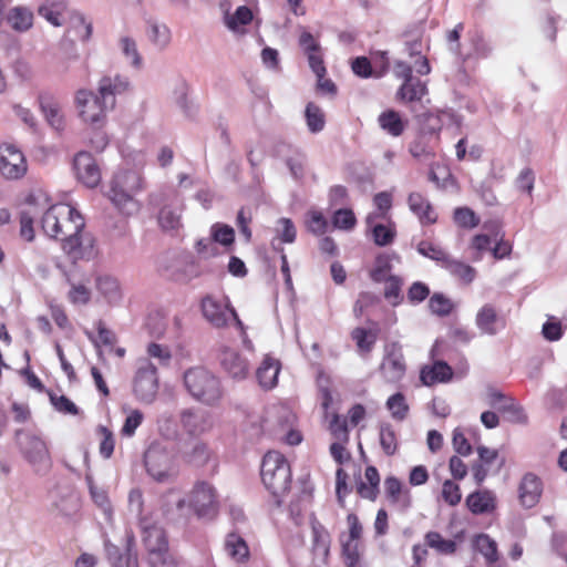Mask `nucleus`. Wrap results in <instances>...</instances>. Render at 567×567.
Returning a JSON list of instances; mask_svg holds the SVG:
<instances>
[{
    "label": "nucleus",
    "mask_w": 567,
    "mask_h": 567,
    "mask_svg": "<svg viewBox=\"0 0 567 567\" xmlns=\"http://www.w3.org/2000/svg\"><path fill=\"white\" fill-rule=\"evenodd\" d=\"M188 505L199 519L213 520L219 512V501L216 488L208 482L199 481L193 486Z\"/></svg>",
    "instance_id": "obj_7"
},
{
    "label": "nucleus",
    "mask_w": 567,
    "mask_h": 567,
    "mask_svg": "<svg viewBox=\"0 0 567 567\" xmlns=\"http://www.w3.org/2000/svg\"><path fill=\"white\" fill-rule=\"evenodd\" d=\"M140 527L142 530V542L147 553V560L171 553L168 538L162 526L145 517H141Z\"/></svg>",
    "instance_id": "obj_9"
},
{
    "label": "nucleus",
    "mask_w": 567,
    "mask_h": 567,
    "mask_svg": "<svg viewBox=\"0 0 567 567\" xmlns=\"http://www.w3.org/2000/svg\"><path fill=\"white\" fill-rule=\"evenodd\" d=\"M104 548L106 558L112 567H126L125 555L121 553V549L112 544L110 540L104 542Z\"/></svg>",
    "instance_id": "obj_60"
},
{
    "label": "nucleus",
    "mask_w": 567,
    "mask_h": 567,
    "mask_svg": "<svg viewBox=\"0 0 567 567\" xmlns=\"http://www.w3.org/2000/svg\"><path fill=\"white\" fill-rule=\"evenodd\" d=\"M73 171L76 179L87 188H95L101 183V168L89 152L81 151L74 155Z\"/></svg>",
    "instance_id": "obj_13"
},
{
    "label": "nucleus",
    "mask_w": 567,
    "mask_h": 567,
    "mask_svg": "<svg viewBox=\"0 0 567 567\" xmlns=\"http://www.w3.org/2000/svg\"><path fill=\"white\" fill-rule=\"evenodd\" d=\"M212 237L216 243L229 247L235 241V230L233 227L224 224L216 223L210 228Z\"/></svg>",
    "instance_id": "obj_45"
},
{
    "label": "nucleus",
    "mask_w": 567,
    "mask_h": 567,
    "mask_svg": "<svg viewBox=\"0 0 567 567\" xmlns=\"http://www.w3.org/2000/svg\"><path fill=\"white\" fill-rule=\"evenodd\" d=\"M453 302L446 298L443 293L435 292L429 300V308L432 313L446 317L453 310Z\"/></svg>",
    "instance_id": "obj_48"
},
{
    "label": "nucleus",
    "mask_w": 567,
    "mask_h": 567,
    "mask_svg": "<svg viewBox=\"0 0 567 567\" xmlns=\"http://www.w3.org/2000/svg\"><path fill=\"white\" fill-rule=\"evenodd\" d=\"M476 550L485 558L487 566H493L499 559L496 542L487 534H480L474 542Z\"/></svg>",
    "instance_id": "obj_33"
},
{
    "label": "nucleus",
    "mask_w": 567,
    "mask_h": 567,
    "mask_svg": "<svg viewBox=\"0 0 567 567\" xmlns=\"http://www.w3.org/2000/svg\"><path fill=\"white\" fill-rule=\"evenodd\" d=\"M441 267L466 285L471 284L476 277V270L472 266L453 258L451 255H449Z\"/></svg>",
    "instance_id": "obj_31"
},
{
    "label": "nucleus",
    "mask_w": 567,
    "mask_h": 567,
    "mask_svg": "<svg viewBox=\"0 0 567 567\" xmlns=\"http://www.w3.org/2000/svg\"><path fill=\"white\" fill-rule=\"evenodd\" d=\"M332 224L338 229L351 230L357 224V218L351 209L340 208L334 212Z\"/></svg>",
    "instance_id": "obj_50"
},
{
    "label": "nucleus",
    "mask_w": 567,
    "mask_h": 567,
    "mask_svg": "<svg viewBox=\"0 0 567 567\" xmlns=\"http://www.w3.org/2000/svg\"><path fill=\"white\" fill-rule=\"evenodd\" d=\"M69 300L74 305H86L91 299V291L84 285H72L68 293Z\"/></svg>",
    "instance_id": "obj_61"
},
{
    "label": "nucleus",
    "mask_w": 567,
    "mask_h": 567,
    "mask_svg": "<svg viewBox=\"0 0 567 567\" xmlns=\"http://www.w3.org/2000/svg\"><path fill=\"white\" fill-rule=\"evenodd\" d=\"M307 127L311 133H319L324 128L326 116L323 111L313 102H309L305 110Z\"/></svg>",
    "instance_id": "obj_36"
},
{
    "label": "nucleus",
    "mask_w": 567,
    "mask_h": 567,
    "mask_svg": "<svg viewBox=\"0 0 567 567\" xmlns=\"http://www.w3.org/2000/svg\"><path fill=\"white\" fill-rule=\"evenodd\" d=\"M379 124L393 136H400L404 131V123L399 113L392 110L385 111L379 115Z\"/></svg>",
    "instance_id": "obj_38"
},
{
    "label": "nucleus",
    "mask_w": 567,
    "mask_h": 567,
    "mask_svg": "<svg viewBox=\"0 0 567 567\" xmlns=\"http://www.w3.org/2000/svg\"><path fill=\"white\" fill-rule=\"evenodd\" d=\"M427 94L426 83L417 78L403 82L396 92V99L403 102H420Z\"/></svg>",
    "instance_id": "obj_28"
},
{
    "label": "nucleus",
    "mask_w": 567,
    "mask_h": 567,
    "mask_svg": "<svg viewBox=\"0 0 567 567\" xmlns=\"http://www.w3.org/2000/svg\"><path fill=\"white\" fill-rule=\"evenodd\" d=\"M39 104L48 124L55 131L64 130V116L59 101L50 94H40Z\"/></svg>",
    "instance_id": "obj_22"
},
{
    "label": "nucleus",
    "mask_w": 567,
    "mask_h": 567,
    "mask_svg": "<svg viewBox=\"0 0 567 567\" xmlns=\"http://www.w3.org/2000/svg\"><path fill=\"white\" fill-rule=\"evenodd\" d=\"M405 371L406 364L401 346L398 342L386 344L380 364L383 379L389 383H396L403 379Z\"/></svg>",
    "instance_id": "obj_12"
},
{
    "label": "nucleus",
    "mask_w": 567,
    "mask_h": 567,
    "mask_svg": "<svg viewBox=\"0 0 567 567\" xmlns=\"http://www.w3.org/2000/svg\"><path fill=\"white\" fill-rule=\"evenodd\" d=\"M475 323L482 333L495 336L499 328H504L505 322L499 318L494 306L484 305L477 312Z\"/></svg>",
    "instance_id": "obj_23"
},
{
    "label": "nucleus",
    "mask_w": 567,
    "mask_h": 567,
    "mask_svg": "<svg viewBox=\"0 0 567 567\" xmlns=\"http://www.w3.org/2000/svg\"><path fill=\"white\" fill-rule=\"evenodd\" d=\"M401 286L402 281L400 278L395 276H390L386 279V286L384 289V298L389 300L393 306H396L401 302Z\"/></svg>",
    "instance_id": "obj_53"
},
{
    "label": "nucleus",
    "mask_w": 567,
    "mask_h": 567,
    "mask_svg": "<svg viewBox=\"0 0 567 567\" xmlns=\"http://www.w3.org/2000/svg\"><path fill=\"white\" fill-rule=\"evenodd\" d=\"M158 223L164 230H177L181 226V214L176 208L164 206L158 214Z\"/></svg>",
    "instance_id": "obj_43"
},
{
    "label": "nucleus",
    "mask_w": 567,
    "mask_h": 567,
    "mask_svg": "<svg viewBox=\"0 0 567 567\" xmlns=\"http://www.w3.org/2000/svg\"><path fill=\"white\" fill-rule=\"evenodd\" d=\"M298 44L305 54L321 49L320 43L315 39V37L302 27H300Z\"/></svg>",
    "instance_id": "obj_63"
},
{
    "label": "nucleus",
    "mask_w": 567,
    "mask_h": 567,
    "mask_svg": "<svg viewBox=\"0 0 567 567\" xmlns=\"http://www.w3.org/2000/svg\"><path fill=\"white\" fill-rule=\"evenodd\" d=\"M130 82L124 76H103L99 82L97 93L111 105V109H114L116 95L126 92Z\"/></svg>",
    "instance_id": "obj_18"
},
{
    "label": "nucleus",
    "mask_w": 567,
    "mask_h": 567,
    "mask_svg": "<svg viewBox=\"0 0 567 567\" xmlns=\"http://www.w3.org/2000/svg\"><path fill=\"white\" fill-rule=\"evenodd\" d=\"M430 295L429 287L421 282L416 281L411 285L408 291V299L411 303H420L424 301Z\"/></svg>",
    "instance_id": "obj_64"
},
{
    "label": "nucleus",
    "mask_w": 567,
    "mask_h": 567,
    "mask_svg": "<svg viewBox=\"0 0 567 567\" xmlns=\"http://www.w3.org/2000/svg\"><path fill=\"white\" fill-rule=\"evenodd\" d=\"M179 421L183 430L190 436L198 437L213 427L212 416L199 409H185L181 412Z\"/></svg>",
    "instance_id": "obj_16"
},
{
    "label": "nucleus",
    "mask_w": 567,
    "mask_h": 567,
    "mask_svg": "<svg viewBox=\"0 0 567 567\" xmlns=\"http://www.w3.org/2000/svg\"><path fill=\"white\" fill-rule=\"evenodd\" d=\"M74 104L80 118L93 127H102L111 105L99 94L86 89L75 92Z\"/></svg>",
    "instance_id": "obj_6"
},
{
    "label": "nucleus",
    "mask_w": 567,
    "mask_h": 567,
    "mask_svg": "<svg viewBox=\"0 0 567 567\" xmlns=\"http://www.w3.org/2000/svg\"><path fill=\"white\" fill-rule=\"evenodd\" d=\"M380 445L383 452L388 456H392L396 453L398 450V441L396 434L390 423H382L380 425Z\"/></svg>",
    "instance_id": "obj_40"
},
{
    "label": "nucleus",
    "mask_w": 567,
    "mask_h": 567,
    "mask_svg": "<svg viewBox=\"0 0 567 567\" xmlns=\"http://www.w3.org/2000/svg\"><path fill=\"white\" fill-rule=\"evenodd\" d=\"M200 309L203 317L215 328H224L229 322V313L233 309L229 301H220L208 295L202 299Z\"/></svg>",
    "instance_id": "obj_15"
},
{
    "label": "nucleus",
    "mask_w": 567,
    "mask_h": 567,
    "mask_svg": "<svg viewBox=\"0 0 567 567\" xmlns=\"http://www.w3.org/2000/svg\"><path fill=\"white\" fill-rule=\"evenodd\" d=\"M53 507L58 514L70 517L79 509V498L72 493L62 495L53 503Z\"/></svg>",
    "instance_id": "obj_46"
},
{
    "label": "nucleus",
    "mask_w": 567,
    "mask_h": 567,
    "mask_svg": "<svg viewBox=\"0 0 567 567\" xmlns=\"http://www.w3.org/2000/svg\"><path fill=\"white\" fill-rule=\"evenodd\" d=\"M329 429L337 441L348 443L349 431L346 420L341 419L338 414H333L332 420L330 421Z\"/></svg>",
    "instance_id": "obj_57"
},
{
    "label": "nucleus",
    "mask_w": 567,
    "mask_h": 567,
    "mask_svg": "<svg viewBox=\"0 0 567 567\" xmlns=\"http://www.w3.org/2000/svg\"><path fill=\"white\" fill-rule=\"evenodd\" d=\"M342 555L348 567H355L359 563L358 540L344 538V534L340 537Z\"/></svg>",
    "instance_id": "obj_49"
},
{
    "label": "nucleus",
    "mask_w": 567,
    "mask_h": 567,
    "mask_svg": "<svg viewBox=\"0 0 567 567\" xmlns=\"http://www.w3.org/2000/svg\"><path fill=\"white\" fill-rule=\"evenodd\" d=\"M183 380L187 392L197 402L215 406L224 398V386L220 378L204 367L187 369L184 372Z\"/></svg>",
    "instance_id": "obj_2"
},
{
    "label": "nucleus",
    "mask_w": 567,
    "mask_h": 567,
    "mask_svg": "<svg viewBox=\"0 0 567 567\" xmlns=\"http://www.w3.org/2000/svg\"><path fill=\"white\" fill-rule=\"evenodd\" d=\"M20 236L27 241L34 239L33 215L29 210L20 213Z\"/></svg>",
    "instance_id": "obj_62"
},
{
    "label": "nucleus",
    "mask_w": 567,
    "mask_h": 567,
    "mask_svg": "<svg viewBox=\"0 0 567 567\" xmlns=\"http://www.w3.org/2000/svg\"><path fill=\"white\" fill-rule=\"evenodd\" d=\"M452 368L444 361H436L432 367L421 370L420 379L424 385H433L437 382H446L452 379Z\"/></svg>",
    "instance_id": "obj_26"
},
{
    "label": "nucleus",
    "mask_w": 567,
    "mask_h": 567,
    "mask_svg": "<svg viewBox=\"0 0 567 567\" xmlns=\"http://www.w3.org/2000/svg\"><path fill=\"white\" fill-rule=\"evenodd\" d=\"M96 289L110 305H117L122 299V291L116 278L102 275L96 278Z\"/></svg>",
    "instance_id": "obj_30"
},
{
    "label": "nucleus",
    "mask_w": 567,
    "mask_h": 567,
    "mask_svg": "<svg viewBox=\"0 0 567 567\" xmlns=\"http://www.w3.org/2000/svg\"><path fill=\"white\" fill-rule=\"evenodd\" d=\"M33 14L30 10L21 7L12 9L8 16V22L17 31H25L32 25Z\"/></svg>",
    "instance_id": "obj_39"
},
{
    "label": "nucleus",
    "mask_w": 567,
    "mask_h": 567,
    "mask_svg": "<svg viewBox=\"0 0 567 567\" xmlns=\"http://www.w3.org/2000/svg\"><path fill=\"white\" fill-rule=\"evenodd\" d=\"M307 227L310 233L319 236L327 231L328 221L322 215V213L311 210L308 213Z\"/></svg>",
    "instance_id": "obj_54"
},
{
    "label": "nucleus",
    "mask_w": 567,
    "mask_h": 567,
    "mask_svg": "<svg viewBox=\"0 0 567 567\" xmlns=\"http://www.w3.org/2000/svg\"><path fill=\"white\" fill-rule=\"evenodd\" d=\"M416 250L420 255L436 261L440 266L443 265L450 255L443 248L429 240H421L416 246Z\"/></svg>",
    "instance_id": "obj_41"
},
{
    "label": "nucleus",
    "mask_w": 567,
    "mask_h": 567,
    "mask_svg": "<svg viewBox=\"0 0 567 567\" xmlns=\"http://www.w3.org/2000/svg\"><path fill=\"white\" fill-rule=\"evenodd\" d=\"M158 392V375L156 367L147 359L138 361L133 379V393L135 398L146 404L156 399Z\"/></svg>",
    "instance_id": "obj_8"
},
{
    "label": "nucleus",
    "mask_w": 567,
    "mask_h": 567,
    "mask_svg": "<svg viewBox=\"0 0 567 567\" xmlns=\"http://www.w3.org/2000/svg\"><path fill=\"white\" fill-rule=\"evenodd\" d=\"M410 210L419 218L422 225H432L437 220L433 206L421 193L413 192L408 197Z\"/></svg>",
    "instance_id": "obj_21"
},
{
    "label": "nucleus",
    "mask_w": 567,
    "mask_h": 567,
    "mask_svg": "<svg viewBox=\"0 0 567 567\" xmlns=\"http://www.w3.org/2000/svg\"><path fill=\"white\" fill-rule=\"evenodd\" d=\"M311 530L313 555L318 558H321L322 561H326L330 551V534L326 527L316 518L311 519Z\"/></svg>",
    "instance_id": "obj_24"
},
{
    "label": "nucleus",
    "mask_w": 567,
    "mask_h": 567,
    "mask_svg": "<svg viewBox=\"0 0 567 567\" xmlns=\"http://www.w3.org/2000/svg\"><path fill=\"white\" fill-rule=\"evenodd\" d=\"M281 363L278 359L267 354L256 370L259 385L265 390L274 389L278 383Z\"/></svg>",
    "instance_id": "obj_19"
},
{
    "label": "nucleus",
    "mask_w": 567,
    "mask_h": 567,
    "mask_svg": "<svg viewBox=\"0 0 567 567\" xmlns=\"http://www.w3.org/2000/svg\"><path fill=\"white\" fill-rule=\"evenodd\" d=\"M187 461L194 465H204L209 458V451L205 443L196 442L192 450L186 453Z\"/></svg>",
    "instance_id": "obj_55"
},
{
    "label": "nucleus",
    "mask_w": 567,
    "mask_h": 567,
    "mask_svg": "<svg viewBox=\"0 0 567 567\" xmlns=\"http://www.w3.org/2000/svg\"><path fill=\"white\" fill-rule=\"evenodd\" d=\"M144 419L140 410H133L125 419L121 433L123 436L131 437L134 435L136 429L142 424Z\"/></svg>",
    "instance_id": "obj_58"
},
{
    "label": "nucleus",
    "mask_w": 567,
    "mask_h": 567,
    "mask_svg": "<svg viewBox=\"0 0 567 567\" xmlns=\"http://www.w3.org/2000/svg\"><path fill=\"white\" fill-rule=\"evenodd\" d=\"M453 219L462 228L472 229L478 226L480 218L468 207H458L454 210Z\"/></svg>",
    "instance_id": "obj_47"
},
{
    "label": "nucleus",
    "mask_w": 567,
    "mask_h": 567,
    "mask_svg": "<svg viewBox=\"0 0 567 567\" xmlns=\"http://www.w3.org/2000/svg\"><path fill=\"white\" fill-rule=\"evenodd\" d=\"M146 32L150 41L158 49H165L171 42V30L165 23L148 20Z\"/></svg>",
    "instance_id": "obj_34"
},
{
    "label": "nucleus",
    "mask_w": 567,
    "mask_h": 567,
    "mask_svg": "<svg viewBox=\"0 0 567 567\" xmlns=\"http://www.w3.org/2000/svg\"><path fill=\"white\" fill-rule=\"evenodd\" d=\"M144 465L147 474L158 483H167L176 476L173 456L168 449L153 442L144 453Z\"/></svg>",
    "instance_id": "obj_5"
},
{
    "label": "nucleus",
    "mask_w": 567,
    "mask_h": 567,
    "mask_svg": "<svg viewBox=\"0 0 567 567\" xmlns=\"http://www.w3.org/2000/svg\"><path fill=\"white\" fill-rule=\"evenodd\" d=\"M424 539L426 546L434 549L440 555H453L457 550L456 542L443 538L437 532H427Z\"/></svg>",
    "instance_id": "obj_35"
},
{
    "label": "nucleus",
    "mask_w": 567,
    "mask_h": 567,
    "mask_svg": "<svg viewBox=\"0 0 567 567\" xmlns=\"http://www.w3.org/2000/svg\"><path fill=\"white\" fill-rule=\"evenodd\" d=\"M466 505L475 515L487 514L495 509L496 498L488 489L476 491L466 497Z\"/></svg>",
    "instance_id": "obj_25"
},
{
    "label": "nucleus",
    "mask_w": 567,
    "mask_h": 567,
    "mask_svg": "<svg viewBox=\"0 0 567 567\" xmlns=\"http://www.w3.org/2000/svg\"><path fill=\"white\" fill-rule=\"evenodd\" d=\"M66 7V0H45V3L39 7L38 12L54 27H60L62 24L60 17Z\"/></svg>",
    "instance_id": "obj_32"
},
{
    "label": "nucleus",
    "mask_w": 567,
    "mask_h": 567,
    "mask_svg": "<svg viewBox=\"0 0 567 567\" xmlns=\"http://www.w3.org/2000/svg\"><path fill=\"white\" fill-rule=\"evenodd\" d=\"M27 161L20 150L11 144L0 146V174L8 179H18L27 173Z\"/></svg>",
    "instance_id": "obj_14"
},
{
    "label": "nucleus",
    "mask_w": 567,
    "mask_h": 567,
    "mask_svg": "<svg viewBox=\"0 0 567 567\" xmlns=\"http://www.w3.org/2000/svg\"><path fill=\"white\" fill-rule=\"evenodd\" d=\"M228 555L237 561L245 560L249 555L248 546L243 537L229 534L225 543Z\"/></svg>",
    "instance_id": "obj_37"
},
{
    "label": "nucleus",
    "mask_w": 567,
    "mask_h": 567,
    "mask_svg": "<svg viewBox=\"0 0 567 567\" xmlns=\"http://www.w3.org/2000/svg\"><path fill=\"white\" fill-rule=\"evenodd\" d=\"M261 480L265 487L281 503L280 498L288 493L291 485V470L286 457L277 452H268L261 463Z\"/></svg>",
    "instance_id": "obj_3"
},
{
    "label": "nucleus",
    "mask_w": 567,
    "mask_h": 567,
    "mask_svg": "<svg viewBox=\"0 0 567 567\" xmlns=\"http://www.w3.org/2000/svg\"><path fill=\"white\" fill-rule=\"evenodd\" d=\"M488 398L492 406L497 408L499 411L512 413L517 422H526L523 409L515 403L513 398L506 396L495 389L488 391Z\"/></svg>",
    "instance_id": "obj_27"
},
{
    "label": "nucleus",
    "mask_w": 567,
    "mask_h": 567,
    "mask_svg": "<svg viewBox=\"0 0 567 567\" xmlns=\"http://www.w3.org/2000/svg\"><path fill=\"white\" fill-rule=\"evenodd\" d=\"M396 235L394 224L374 225L372 228L373 241L377 246L384 247L393 243Z\"/></svg>",
    "instance_id": "obj_44"
},
{
    "label": "nucleus",
    "mask_w": 567,
    "mask_h": 567,
    "mask_svg": "<svg viewBox=\"0 0 567 567\" xmlns=\"http://www.w3.org/2000/svg\"><path fill=\"white\" fill-rule=\"evenodd\" d=\"M120 43H121L123 54L125 55V58L127 60H130V63L134 68H141L142 56L140 55V53L137 51L136 42L128 37H124L121 39Z\"/></svg>",
    "instance_id": "obj_52"
},
{
    "label": "nucleus",
    "mask_w": 567,
    "mask_h": 567,
    "mask_svg": "<svg viewBox=\"0 0 567 567\" xmlns=\"http://www.w3.org/2000/svg\"><path fill=\"white\" fill-rule=\"evenodd\" d=\"M442 497L449 505H457L462 498L460 486L456 483L446 480L442 486Z\"/></svg>",
    "instance_id": "obj_59"
},
{
    "label": "nucleus",
    "mask_w": 567,
    "mask_h": 567,
    "mask_svg": "<svg viewBox=\"0 0 567 567\" xmlns=\"http://www.w3.org/2000/svg\"><path fill=\"white\" fill-rule=\"evenodd\" d=\"M542 494L540 480L533 473H526L518 487V496L523 506L530 508L535 506Z\"/></svg>",
    "instance_id": "obj_20"
},
{
    "label": "nucleus",
    "mask_w": 567,
    "mask_h": 567,
    "mask_svg": "<svg viewBox=\"0 0 567 567\" xmlns=\"http://www.w3.org/2000/svg\"><path fill=\"white\" fill-rule=\"evenodd\" d=\"M252 20V12L246 6H240L235 13L226 18V25L230 30H237L240 25H247Z\"/></svg>",
    "instance_id": "obj_51"
},
{
    "label": "nucleus",
    "mask_w": 567,
    "mask_h": 567,
    "mask_svg": "<svg viewBox=\"0 0 567 567\" xmlns=\"http://www.w3.org/2000/svg\"><path fill=\"white\" fill-rule=\"evenodd\" d=\"M142 188V178L137 172H118L109 190V198L123 213L132 214L136 210L133 195Z\"/></svg>",
    "instance_id": "obj_4"
},
{
    "label": "nucleus",
    "mask_w": 567,
    "mask_h": 567,
    "mask_svg": "<svg viewBox=\"0 0 567 567\" xmlns=\"http://www.w3.org/2000/svg\"><path fill=\"white\" fill-rule=\"evenodd\" d=\"M384 494L389 503L399 511L405 512L411 507L412 497L410 489L395 476H388L384 480Z\"/></svg>",
    "instance_id": "obj_17"
},
{
    "label": "nucleus",
    "mask_w": 567,
    "mask_h": 567,
    "mask_svg": "<svg viewBox=\"0 0 567 567\" xmlns=\"http://www.w3.org/2000/svg\"><path fill=\"white\" fill-rule=\"evenodd\" d=\"M97 433L102 437L100 443V454L104 458H110L114 452V436L113 433L105 426L100 425Z\"/></svg>",
    "instance_id": "obj_56"
},
{
    "label": "nucleus",
    "mask_w": 567,
    "mask_h": 567,
    "mask_svg": "<svg viewBox=\"0 0 567 567\" xmlns=\"http://www.w3.org/2000/svg\"><path fill=\"white\" fill-rule=\"evenodd\" d=\"M386 409L391 412V416L398 421H403L409 413V405L405 401V396L401 392L388 399Z\"/></svg>",
    "instance_id": "obj_42"
},
{
    "label": "nucleus",
    "mask_w": 567,
    "mask_h": 567,
    "mask_svg": "<svg viewBox=\"0 0 567 567\" xmlns=\"http://www.w3.org/2000/svg\"><path fill=\"white\" fill-rule=\"evenodd\" d=\"M66 216L60 219L58 239L62 240V249L69 256L90 259L94 255V238L85 233L83 217L70 205H66Z\"/></svg>",
    "instance_id": "obj_1"
},
{
    "label": "nucleus",
    "mask_w": 567,
    "mask_h": 567,
    "mask_svg": "<svg viewBox=\"0 0 567 567\" xmlns=\"http://www.w3.org/2000/svg\"><path fill=\"white\" fill-rule=\"evenodd\" d=\"M66 205H53L42 216L41 226L49 237L58 239L60 219L66 216Z\"/></svg>",
    "instance_id": "obj_29"
},
{
    "label": "nucleus",
    "mask_w": 567,
    "mask_h": 567,
    "mask_svg": "<svg viewBox=\"0 0 567 567\" xmlns=\"http://www.w3.org/2000/svg\"><path fill=\"white\" fill-rule=\"evenodd\" d=\"M217 360L221 370L234 380H244L249 374L248 360L235 348L221 344L217 351Z\"/></svg>",
    "instance_id": "obj_11"
},
{
    "label": "nucleus",
    "mask_w": 567,
    "mask_h": 567,
    "mask_svg": "<svg viewBox=\"0 0 567 567\" xmlns=\"http://www.w3.org/2000/svg\"><path fill=\"white\" fill-rule=\"evenodd\" d=\"M21 453L33 466L37 473H47L52 465L48 446L43 440L35 435H25L20 443Z\"/></svg>",
    "instance_id": "obj_10"
}]
</instances>
